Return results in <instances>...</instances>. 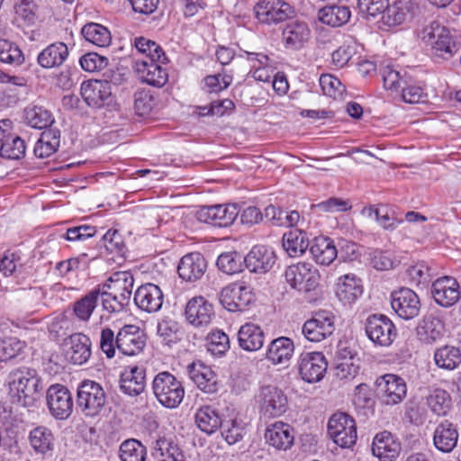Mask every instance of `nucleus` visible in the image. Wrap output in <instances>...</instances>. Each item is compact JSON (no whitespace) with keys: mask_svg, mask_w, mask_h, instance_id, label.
<instances>
[{"mask_svg":"<svg viewBox=\"0 0 461 461\" xmlns=\"http://www.w3.org/2000/svg\"><path fill=\"white\" fill-rule=\"evenodd\" d=\"M39 6L34 0H14L15 18L26 25H32L38 19Z\"/></svg>","mask_w":461,"mask_h":461,"instance_id":"54","label":"nucleus"},{"mask_svg":"<svg viewBox=\"0 0 461 461\" xmlns=\"http://www.w3.org/2000/svg\"><path fill=\"white\" fill-rule=\"evenodd\" d=\"M25 151V141L10 132L0 147V156L7 159H20L24 157Z\"/></svg>","mask_w":461,"mask_h":461,"instance_id":"53","label":"nucleus"},{"mask_svg":"<svg viewBox=\"0 0 461 461\" xmlns=\"http://www.w3.org/2000/svg\"><path fill=\"white\" fill-rule=\"evenodd\" d=\"M328 363L321 352L302 353L298 361L299 374L307 383L321 381L327 371Z\"/></svg>","mask_w":461,"mask_h":461,"instance_id":"17","label":"nucleus"},{"mask_svg":"<svg viewBox=\"0 0 461 461\" xmlns=\"http://www.w3.org/2000/svg\"><path fill=\"white\" fill-rule=\"evenodd\" d=\"M240 209L235 203L203 206L196 213L197 219L215 227H229L237 219Z\"/></svg>","mask_w":461,"mask_h":461,"instance_id":"11","label":"nucleus"},{"mask_svg":"<svg viewBox=\"0 0 461 461\" xmlns=\"http://www.w3.org/2000/svg\"><path fill=\"white\" fill-rule=\"evenodd\" d=\"M188 375L194 384L205 393L218 391V376L211 366L201 361L193 362L188 366Z\"/></svg>","mask_w":461,"mask_h":461,"instance_id":"25","label":"nucleus"},{"mask_svg":"<svg viewBox=\"0 0 461 461\" xmlns=\"http://www.w3.org/2000/svg\"><path fill=\"white\" fill-rule=\"evenodd\" d=\"M106 394L102 385L92 380L83 381L77 387V403L86 416L94 417L104 408Z\"/></svg>","mask_w":461,"mask_h":461,"instance_id":"4","label":"nucleus"},{"mask_svg":"<svg viewBox=\"0 0 461 461\" xmlns=\"http://www.w3.org/2000/svg\"><path fill=\"white\" fill-rule=\"evenodd\" d=\"M265 438L267 443L276 449L286 450L294 442L293 429L286 423L276 422L267 429Z\"/></svg>","mask_w":461,"mask_h":461,"instance_id":"39","label":"nucleus"},{"mask_svg":"<svg viewBox=\"0 0 461 461\" xmlns=\"http://www.w3.org/2000/svg\"><path fill=\"white\" fill-rule=\"evenodd\" d=\"M218 268L228 275L239 273L242 269V258L236 251L224 252L218 257Z\"/></svg>","mask_w":461,"mask_h":461,"instance_id":"61","label":"nucleus"},{"mask_svg":"<svg viewBox=\"0 0 461 461\" xmlns=\"http://www.w3.org/2000/svg\"><path fill=\"white\" fill-rule=\"evenodd\" d=\"M401 450L398 438L387 430L377 433L373 439L372 452L380 461L395 460Z\"/></svg>","mask_w":461,"mask_h":461,"instance_id":"24","label":"nucleus"},{"mask_svg":"<svg viewBox=\"0 0 461 461\" xmlns=\"http://www.w3.org/2000/svg\"><path fill=\"white\" fill-rule=\"evenodd\" d=\"M219 300L229 312H243L254 301V294L245 282H236L221 289Z\"/></svg>","mask_w":461,"mask_h":461,"instance_id":"8","label":"nucleus"},{"mask_svg":"<svg viewBox=\"0 0 461 461\" xmlns=\"http://www.w3.org/2000/svg\"><path fill=\"white\" fill-rule=\"evenodd\" d=\"M436 366L444 370H455L461 364V349L452 345H445L434 352Z\"/></svg>","mask_w":461,"mask_h":461,"instance_id":"44","label":"nucleus"},{"mask_svg":"<svg viewBox=\"0 0 461 461\" xmlns=\"http://www.w3.org/2000/svg\"><path fill=\"white\" fill-rule=\"evenodd\" d=\"M389 0H357V7L359 14L366 20L370 21L381 16L386 10Z\"/></svg>","mask_w":461,"mask_h":461,"instance_id":"59","label":"nucleus"},{"mask_svg":"<svg viewBox=\"0 0 461 461\" xmlns=\"http://www.w3.org/2000/svg\"><path fill=\"white\" fill-rule=\"evenodd\" d=\"M365 330L370 340L383 347L390 346L397 335L393 321L383 314H373L367 317Z\"/></svg>","mask_w":461,"mask_h":461,"instance_id":"10","label":"nucleus"},{"mask_svg":"<svg viewBox=\"0 0 461 461\" xmlns=\"http://www.w3.org/2000/svg\"><path fill=\"white\" fill-rule=\"evenodd\" d=\"M208 350L214 356H222L230 348V339L228 335L222 330H212L207 335Z\"/></svg>","mask_w":461,"mask_h":461,"instance_id":"60","label":"nucleus"},{"mask_svg":"<svg viewBox=\"0 0 461 461\" xmlns=\"http://www.w3.org/2000/svg\"><path fill=\"white\" fill-rule=\"evenodd\" d=\"M420 38L430 46L433 57L448 60L459 50L456 37L450 30L438 21H432L425 25L420 32Z\"/></svg>","mask_w":461,"mask_h":461,"instance_id":"1","label":"nucleus"},{"mask_svg":"<svg viewBox=\"0 0 461 461\" xmlns=\"http://www.w3.org/2000/svg\"><path fill=\"white\" fill-rule=\"evenodd\" d=\"M282 245L291 258L301 257L311 246L306 232L294 229L283 235Z\"/></svg>","mask_w":461,"mask_h":461,"instance_id":"40","label":"nucleus"},{"mask_svg":"<svg viewBox=\"0 0 461 461\" xmlns=\"http://www.w3.org/2000/svg\"><path fill=\"white\" fill-rule=\"evenodd\" d=\"M284 276L291 288L304 293L314 291L321 278L319 270L308 262H299L287 267Z\"/></svg>","mask_w":461,"mask_h":461,"instance_id":"3","label":"nucleus"},{"mask_svg":"<svg viewBox=\"0 0 461 461\" xmlns=\"http://www.w3.org/2000/svg\"><path fill=\"white\" fill-rule=\"evenodd\" d=\"M119 456L121 461H145L147 448L135 438L126 439L120 446Z\"/></svg>","mask_w":461,"mask_h":461,"instance_id":"52","label":"nucleus"},{"mask_svg":"<svg viewBox=\"0 0 461 461\" xmlns=\"http://www.w3.org/2000/svg\"><path fill=\"white\" fill-rule=\"evenodd\" d=\"M415 8L411 0H397L392 5L388 2L386 10L381 15V23L387 27L401 25L412 17Z\"/></svg>","mask_w":461,"mask_h":461,"instance_id":"28","label":"nucleus"},{"mask_svg":"<svg viewBox=\"0 0 461 461\" xmlns=\"http://www.w3.org/2000/svg\"><path fill=\"white\" fill-rule=\"evenodd\" d=\"M95 288H99L98 300L101 299L102 307L104 311L110 313L121 312L128 305L109 291L105 285H99Z\"/></svg>","mask_w":461,"mask_h":461,"instance_id":"58","label":"nucleus"},{"mask_svg":"<svg viewBox=\"0 0 461 461\" xmlns=\"http://www.w3.org/2000/svg\"><path fill=\"white\" fill-rule=\"evenodd\" d=\"M276 256L272 248L255 246L245 257L244 262L249 271L264 274L268 272L276 264Z\"/></svg>","mask_w":461,"mask_h":461,"instance_id":"26","label":"nucleus"},{"mask_svg":"<svg viewBox=\"0 0 461 461\" xmlns=\"http://www.w3.org/2000/svg\"><path fill=\"white\" fill-rule=\"evenodd\" d=\"M459 438L457 425L444 420L439 422L433 434V444L442 453H451L456 447Z\"/></svg>","mask_w":461,"mask_h":461,"instance_id":"30","label":"nucleus"},{"mask_svg":"<svg viewBox=\"0 0 461 461\" xmlns=\"http://www.w3.org/2000/svg\"><path fill=\"white\" fill-rule=\"evenodd\" d=\"M146 345L144 332L136 325H124L119 330V351L126 356L140 353Z\"/></svg>","mask_w":461,"mask_h":461,"instance_id":"23","label":"nucleus"},{"mask_svg":"<svg viewBox=\"0 0 461 461\" xmlns=\"http://www.w3.org/2000/svg\"><path fill=\"white\" fill-rule=\"evenodd\" d=\"M328 432L334 443L343 448L352 447L357 438L356 422L345 412H336L330 418Z\"/></svg>","mask_w":461,"mask_h":461,"instance_id":"6","label":"nucleus"},{"mask_svg":"<svg viewBox=\"0 0 461 461\" xmlns=\"http://www.w3.org/2000/svg\"><path fill=\"white\" fill-rule=\"evenodd\" d=\"M444 334L443 321L434 316L424 318L417 327L418 339L425 344H432Z\"/></svg>","mask_w":461,"mask_h":461,"instance_id":"42","label":"nucleus"},{"mask_svg":"<svg viewBox=\"0 0 461 461\" xmlns=\"http://www.w3.org/2000/svg\"><path fill=\"white\" fill-rule=\"evenodd\" d=\"M66 345L68 346L67 355L75 365H83L91 357V339L83 333H74L68 337Z\"/></svg>","mask_w":461,"mask_h":461,"instance_id":"32","label":"nucleus"},{"mask_svg":"<svg viewBox=\"0 0 461 461\" xmlns=\"http://www.w3.org/2000/svg\"><path fill=\"white\" fill-rule=\"evenodd\" d=\"M60 133L57 129H49L41 132L34 146L33 152L37 158H45L54 154L60 142Z\"/></svg>","mask_w":461,"mask_h":461,"instance_id":"45","label":"nucleus"},{"mask_svg":"<svg viewBox=\"0 0 461 461\" xmlns=\"http://www.w3.org/2000/svg\"><path fill=\"white\" fill-rule=\"evenodd\" d=\"M99 348L107 358H113L116 349L119 350V331L115 336L111 328H103L100 332Z\"/></svg>","mask_w":461,"mask_h":461,"instance_id":"62","label":"nucleus"},{"mask_svg":"<svg viewBox=\"0 0 461 461\" xmlns=\"http://www.w3.org/2000/svg\"><path fill=\"white\" fill-rule=\"evenodd\" d=\"M254 10L258 22L266 25H276L295 14L294 8L285 0H259Z\"/></svg>","mask_w":461,"mask_h":461,"instance_id":"5","label":"nucleus"},{"mask_svg":"<svg viewBox=\"0 0 461 461\" xmlns=\"http://www.w3.org/2000/svg\"><path fill=\"white\" fill-rule=\"evenodd\" d=\"M24 119L28 125L40 130L48 128L54 122L52 113L46 108L38 105L26 108Z\"/></svg>","mask_w":461,"mask_h":461,"instance_id":"51","label":"nucleus"},{"mask_svg":"<svg viewBox=\"0 0 461 461\" xmlns=\"http://www.w3.org/2000/svg\"><path fill=\"white\" fill-rule=\"evenodd\" d=\"M54 440L55 438L52 431L45 426L35 427L29 433V442L31 447L35 452L42 455L53 450Z\"/></svg>","mask_w":461,"mask_h":461,"instance_id":"43","label":"nucleus"},{"mask_svg":"<svg viewBox=\"0 0 461 461\" xmlns=\"http://www.w3.org/2000/svg\"><path fill=\"white\" fill-rule=\"evenodd\" d=\"M391 305L395 313L403 320L415 318L420 310L419 296L413 290L407 287H402L392 293Z\"/></svg>","mask_w":461,"mask_h":461,"instance_id":"15","label":"nucleus"},{"mask_svg":"<svg viewBox=\"0 0 461 461\" xmlns=\"http://www.w3.org/2000/svg\"><path fill=\"white\" fill-rule=\"evenodd\" d=\"M99 288H94L75 301L72 304L73 316L76 320L87 322L98 305Z\"/></svg>","mask_w":461,"mask_h":461,"instance_id":"41","label":"nucleus"},{"mask_svg":"<svg viewBox=\"0 0 461 461\" xmlns=\"http://www.w3.org/2000/svg\"><path fill=\"white\" fill-rule=\"evenodd\" d=\"M24 61V56L17 44L5 39H0V62L19 66Z\"/></svg>","mask_w":461,"mask_h":461,"instance_id":"57","label":"nucleus"},{"mask_svg":"<svg viewBox=\"0 0 461 461\" xmlns=\"http://www.w3.org/2000/svg\"><path fill=\"white\" fill-rule=\"evenodd\" d=\"M260 414L265 419L281 416L287 410V398L284 392L276 385H264L257 396Z\"/></svg>","mask_w":461,"mask_h":461,"instance_id":"7","label":"nucleus"},{"mask_svg":"<svg viewBox=\"0 0 461 461\" xmlns=\"http://www.w3.org/2000/svg\"><path fill=\"white\" fill-rule=\"evenodd\" d=\"M336 295L344 304L355 303L363 294V284L354 274L340 276L336 284Z\"/></svg>","mask_w":461,"mask_h":461,"instance_id":"31","label":"nucleus"},{"mask_svg":"<svg viewBox=\"0 0 461 461\" xmlns=\"http://www.w3.org/2000/svg\"><path fill=\"white\" fill-rule=\"evenodd\" d=\"M146 387V369L141 366H129L121 375L120 389L125 394L137 396Z\"/></svg>","mask_w":461,"mask_h":461,"instance_id":"29","label":"nucleus"},{"mask_svg":"<svg viewBox=\"0 0 461 461\" xmlns=\"http://www.w3.org/2000/svg\"><path fill=\"white\" fill-rule=\"evenodd\" d=\"M381 75L384 88L394 93H400L403 85L408 83V78L410 77L405 72L402 75L400 71L395 70L390 65H386L382 68Z\"/></svg>","mask_w":461,"mask_h":461,"instance_id":"55","label":"nucleus"},{"mask_svg":"<svg viewBox=\"0 0 461 461\" xmlns=\"http://www.w3.org/2000/svg\"><path fill=\"white\" fill-rule=\"evenodd\" d=\"M265 341V334L261 327L254 323L242 325L238 332L239 346L246 351L259 350Z\"/></svg>","mask_w":461,"mask_h":461,"instance_id":"36","label":"nucleus"},{"mask_svg":"<svg viewBox=\"0 0 461 461\" xmlns=\"http://www.w3.org/2000/svg\"><path fill=\"white\" fill-rule=\"evenodd\" d=\"M46 400L49 411L54 418L65 420L72 413V395L64 385L57 384L50 386Z\"/></svg>","mask_w":461,"mask_h":461,"instance_id":"14","label":"nucleus"},{"mask_svg":"<svg viewBox=\"0 0 461 461\" xmlns=\"http://www.w3.org/2000/svg\"><path fill=\"white\" fill-rule=\"evenodd\" d=\"M134 61L133 68L139 78L148 85L162 87L168 80L167 69L162 67L167 61Z\"/></svg>","mask_w":461,"mask_h":461,"instance_id":"21","label":"nucleus"},{"mask_svg":"<svg viewBox=\"0 0 461 461\" xmlns=\"http://www.w3.org/2000/svg\"><path fill=\"white\" fill-rule=\"evenodd\" d=\"M362 213L369 218H375L376 221L385 230H394L398 224L402 222V219H399L393 215V212L387 206L365 207Z\"/></svg>","mask_w":461,"mask_h":461,"instance_id":"50","label":"nucleus"},{"mask_svg":"<svg viewBox=\"0 0 461 461\" xmlns=\"http://www.w3.org/2000/svg\"><path fill=\"white\" fill-rule=\"evenodd\" d=\"M310 253L317 264L324 266L330 265L338 257L334 241L326 236H319L312 240Z\"/></svg>","mask_w":461,"mask_h":461,"instance_id":"33","label":"nucleus"},{"mask_svg":"<svg viewBox=\"0 0 461 461\" xmlns=\"http://www.w3.org/2000/svg\"><path fill=\"white\" fill-rule=\"evenodd\" d=\"M350 16V9L345 5L325 6L319 12L320 21L332 27H339L347 23Z\"/></svg>","mask_w":461,"mask_h":461,"instance_id":"48","label":"nucleus"},{"mask_svg":"<svg viewBox=\"0 0 461 461\" xmlns=\"http://www.w3.org/2000/svg\"><path fill=\"white\" fill-rule=\"evenodd\" d=\"M133 283L132 275L129 272L122 271L113 274L103 285H105L109 291L117 295L121 301H124L129 304Z\"/></svg>","mask_w":461,"mask_h":461,"instance_id":"38","label":"nucleus"},{"mask_svg":"<svg viewBox=\"0 0 461 461\" xmlns=\"http://www.w3.org/2000/svg\"><path fill=\"white\" fill-rule=\"evenodd\" d=\"M427 405L438 416H446L452 404L450 394L444 389H431L426 397Z\"/></svg>","mask_w":461,"mask_h":461,"instance_id":"49","label":"nucleus"},{"mask_svg":"<svg viewBox=\"0 0 461 461\" xmlns=\"http://www.w3.org/2000/svg\"><path fill=\"white\" fill-rule=\"evenodd\" d=\"M378 396L382 403L395 405L406 397L407 385L405 381L394 374H385L376 379Z\"/></svg>","mask_w":461,"mask_h":461,"instance_id":"12","label":"nucleus"},{"mask_svg":"<svg viewBox=\"0 0 461 461\" xmlns=\"http://www.w3.org/2000/svg\"><path fill=\"white\" fill-rule=\"evenodd\" d=\"M294 351L293 340L287 337H280L271 341L266 358L273 365H285L292 358Z\"/></svg>","mask_w":461,"mask_h":461,"instance_id":"37","label":"nucleus"},{"mask_svg":"<svg viewBox=\"0 0 461 461\" xmlns=\"http://www.w3.org/2000/svg\"><path fill=\"white\" fill-rule=\"evenodd\" d=\"M8 384L12 390L21 393L24 398H34L42 389L37 371L27 366L13 369L8 375Z\"/></svg>","mask_w":461,"mask_h":461,"instance_id":"9","label":"nucleus"},{"mask_svg":"<svg viewBox=\"0 0 461 461\" xmlns=\"http://www.w3.org/2000/svg\"><path fill=\"white\" fill-rule=\"evenodd\" d=\"M195 423L204 433L211 435L221 426V418L212 406L205 405L199 408L195 413Z\"/></svg>","mask_w":461,"mask_h":461,"instance_id":"46","label":"nucleus"},{"mask_svg":"<svg viewBox=\"0 0 461 461\" xmlns=\"http://www.w3.org/2000/svg\"><path fill=\"white\" fill-rule=\"evenodd\" d=\"M400 93L402 99L409 104L425 102L427 97L423 88L415 85L411 77L408 78V83L403 85Z\"/></svg>","mask_w":461,"mask_h":461,"instance_id":"63","label":"nucleus"},{"mask_svg":"<svg viewBox=\"0 0 461 461\" xmlns=\"http://www.w3.org/2000/svg\"><path fill=\"white\" fill-rule=\"evenodd\" d=\"M151 454L158 461H187L186 456L177 444L161 436L152 442Z\"/></svg>","mask_w":461,"mask_h":461,"instance_id":"34","label":"nucleus"},{"mask_svg":"<svg viewBox=\"0 0 461 461\" xmlns=\"http://www.w3.org/2000/svg\"><path fill=\"white\" fill-rule=\"evenodd\" d=\"M431 294L438 305L450 307L460 299V285L454 277L445 276L432 283Z\"/></svg>","mask_w":461,"mask_h":461,"instance_id":"19","label":"nucleus"},{"mask_svg":"<svg viewBox=\"0 0 461 461\" xmlns=\"http://www.w3.org/2000/svg\"><path fill=\"white\" fill-rule=\"evenodd\" d=\"M86 41L99 48L108 47L112 42L111 32L107 27L97 23H88L81 29Z\"/></svg>","mask_w":461,"mask_h":461,"instance_id":"47","label":"nucleus"},{"mask_svg":"<svg viewBox=\"0 0 461 461\" xmlns=\"http://www.w3.org/2000/svg\"><path fill=\"white\" fill-rule=\"evenodd\" d=\"M152 391L158 402L168 409L178 407L185 393L182 382L167 371L155 375Z\"/></svg>","mask_w":461,"mask_h":461,"instance_id":"2","label":"nucleus"},{"mask_svg":"<svg viewBox=\"0 0 461 461\" xmlns=\"http://www.w3.org/2000/svg\"><path fill=\"white\" fill-rule=\"evenodd\" d=\"M68 57V46L57 41L43 49L37 57L38 64L43 68L60 67Z\"/></svg>","mask_w":461,"mask_h":461,"instance_id":"35","label":"nucleus"},{"mask_svg":"<svg viewBox=\"0 0 461 461\" xmlns=\"http://www.w3.org/2000/svg\"><path fill=\"white\" fill-rule=\"evenodd\" d=\"M320 86L325 95L334 99L340 97L345 90L339 79L329 74L321 76Z\"/></svg>","mask_w":461,"mask_h":461,"instance_id":"64","label":"nucleus"},{"mask_svg":"<svg viewBox=\"0 0 461 461\" xmlns=\"http://www.w3.org/2000/svg\"><path fill=\"white\" fill-rule=\"evenodd\" d=\"M310 39L311 29L304 21L292 20L282 30V43L286 50H302Z\"/></svg>","mask_w":461,"mask_h":461,"instance_id":"20","label":"nucleus"},{"mask_svg":"<svg viewBox=\"0 0 461 461\" xmlns=\"http://www.w3.org/2000/svg\"><path fill=\"white\" fill-rule=\"evenodd\" d=\"M185 316L194 328H206L215 319V312L212 304L204 297L196 296L187 302Z\"/></svg>","mask_w":461,"mask_h":461,"instance_id":"18","label":"nucleus"},{"mask_svg":"<svg viewBox=\"0 0 461 461\" xmlns=\"http://www.w3.org/2000/svg\"><path fill=\"white\" fill-rule=\"evenodd\" d=\"M335 330L334 316L331 312L321 311L306 321L303 326L304 337L312 342H320L330 336Z\"/></svg>","mask_w":461,"mask_h":461,"instance_id":"16","label":"nucleus"},{"mask_svg":"<svg viewBox=\"0 0 461 461\" xmlns=\"http://www.w3.org/2000/svg\"><path fill=\"white\" fill-rule=\"evenodd\" d=\"M26 343L15 337L0 340V363L12 360L23 353Z\"/></svg>","mask_w":461,"mask_h":461,"instance_id":"56","label":"nucleus"},{"mask_svg":"<svg viewBox=\"0 0 461 461\" xmlns=\"http://www.w3.org/2000/svg\"><path fill=\"white\" fill-rule=\"evenodd\" d=\"M164 294L157 285L147 283L136 290L134 303L136 306L149 313L158 312L163 304Z\"/></svg>","mask_w":461,"mask_h":461,"instance_id":"22","label":"nucleus"},{"mask_svg":"<svg viewBox=\"0 0 461 461\" xmlns=\"http://www.w3.org/2000/svg\"><path fill=\"white\" fill-rule=\"evenodd\" d=\"M80 95L92 108L109 106L113 103L112 84L106 80H89L81 84Z\"/></svg>","mask_w":461,"mask_h":461,"instance_id":"13","label":"nucleus"},{"mask_svg":"<svg viewBox=\"0 0 461 461\" xmlns=\"http://www.w3.org/2000/svg\"><path fill=\"white\" fill-rule=\"evenodd\" d=\"M207 269V262L199 252L185 255L179 261L177 273L187 282H195L202 278Z\"/></svg>","mask_w":461,"mask_h":461,"instance_id":"27","label":"nucleus"}]
</instances>
